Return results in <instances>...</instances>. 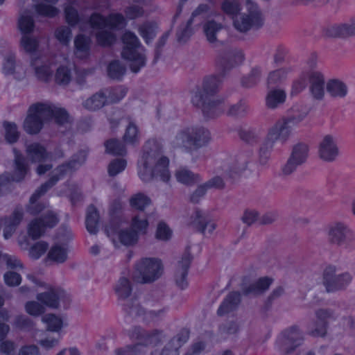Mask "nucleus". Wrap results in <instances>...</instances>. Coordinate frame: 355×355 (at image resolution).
<instances>
[{
    "mask_svg": "<svg viewBox=\"0 0 355 355\" xmlns=\"http://www.w3.org/2000/svg\"><path fill=\"white\" fill-rule=\"evenodd\" d=\"M244 55L241 50H227L220 52L216 58L218 74L206 77L201 89L193 96V105L201 109L204 116L214 118L224 112L223 102L215 97L223 82V78L236 64L243 62Z\"/></svg>",
    "mask_w": 355,
    "mask_h": 355,
    "instance_id": "nucleus-1",
    "label": "nucleus"
},
{
    "mask_svg": "<svg viewBox=\"0 0 355 355\" xmlns=\"http://www.w3.org/2000/svg\"><path fill=\"white\" fill-rule=\"evenodd\" d=\"M162 146L156 141H148L138 162V175L144 182L155 179L168 182L171 178L168 159L162 155Z\"/></svg>",
    "mask_w": 355,
    "mask_h": 355,
    "instance_id": "nucleus-2",
    "label": "nucleus"
},
{
    "mask_svg": "<svg viewBox=\"0 0 355 355\" xmlns=\"http://www.w3.org/2000/svg\"><path fill=\"white\" fill-rule=\"evenodd\" d=\"M53 119L60 127L67 128L72 122V118L64 108L49 103H35L27 110L23 129L26 133H40L44 124Z\"/></svg>",
    "mask_w": 355,
    "mask_h": 355,
    "instance_id": "nucleus-3",
    "label": "nucleus"
},
{
    "mask_svg": "<svg viewBox=\"0 0 355 355\" xmlns=\"http://www.w3.org/2000/svg\"><path fill=\"white\" fill-rule=\"evenodd\" d=\"M314 314L316 318L315 326L308 332L313 337H326L330 322H336L337 326L343 330L355 329L354 317L345 312L340 306L338 309L319 308L315 310Z\"/></svg>",
    "mask_w": 355,
    "mask_h": 355,
    "instance_id": "nucleus-4",
    "label": "nucleus"
},
{
    "mask_svg": "<svg viewBox=\"0 0 355 355\" xmlns=\"http://www.w3.org/2000/svg\"><path fill=\"white\" fill-rule=\"evenodd\" d=\"M86 157V153L85 151H80L73 155L68 162L58 166L53 172L49 180L42 184L31 196L29 204L26 208L27 211L32 215H36L42 211L44 206L41 203H37V200L62 178L68 171L79 168L85 162Z\"/></svg>",
    "mask_w": 355,
    "mask_h": 355,
    "instance_id": "nucleus-5",
    "label": "nucleus"
},
{
    "mask_svg": "<svg viewBox=\"0 0 355 355\" xmlns=\"http://www.w3.org/2000/svg\"><path fill=\"white\" fill-rule=\"evenodd\" d=\"M121 41L123 44L121 52L122 58L130 62L129 66L132 72L138 73L146 63V57L144 53L145 47L141 44L136 34L128 30L125 31L123 33Z\"/></svg>",
    "mask_w": 355,
    "mask_h": 355,
    "instance_id": "nucleus-6",
    "label": "nucleus"
},
{
    "mask_svg": "<svg viewBox=\"0 0 355 355\" xmlns=\"http://www.w3.org/2000/svg\"><path fill=\"white\" fill-rule=\"evenodd\" d=\"M163 272L160 260L155 258H144L135 265L133 279L138 283H151L159 278Z\"/></svg>",
    "mask_w": 355,
    "mask_h": 355,
    "instance_id": "nucleus-7",
    "label": "nucleus"
},
{
    "mask_svg": "<svg viewBox=\"0 0 355 355\" xmlns=\"http://www.w3.org/2000/svg\"><path fill=\"white\" fill-rule=\"evenodd\" d=\"M339 269L333 265L325 268L322 275V284L327 293H336L347 289L353 277L349 272H338Z\"/></svg>",
    "mask_w": 355,
    "mask_h": 355,
    "instance_id": "nucleus-8",
    "label": "nucleus"
},
{
    "mask_svg": "<svg viewBox=\"0 0 355 355\" xmlns=\"http://www.w3.org/2000/svg\"><path fill=\"white\" fill-rule=\"evenodd\" d=\"M15 153L13 174L4 173L0 176V196L9 193L11 190L10 184L12 182L23 180L29 171L26 159L16 148L13 149Z\"/></svg>",
    "mask_w": 355,
    "mask_h": 355,
    "instance_id": "nucleus-9",
    "label": "nucleus"
},
{
    "mask_svg": "<svg viewBox=\"0 0 355 355\" xmlns=\"http://www.w3.org/2000/svg\"><path fill=\"white\" fill-rule=\"evenodd\" d=\"M247 12L239 13L233 17V26L241 33H246L252 28H259L263 25L261 12L257 4L247 1Z\"/></svg>",
    "mask_w": 355,
    "mask_h": 355,
    "instance_id": "nucleus-10",
    "label": "nucleus"
},
{
    "mask_svg": "<svg viewBox=\"0 0 355 355\" xmlns=\"http://www.w3.org/2000/svg\"><path fill=\"white\" fill-rule=\"evenodd\" d=\"M327 238L330 243L344 246L346 249L355 245V234L347 225L343 222H334L329 225Z\"/></svg>",
    "mask_w": 355,
    "mask_h": 355,
    "instance_id": "nucleus-11",
    "label": "nucleus"
},
{
    "mask_svg": "<svg viewBox=\"0 0 355 355\" xmlns=\"http://www.w3.org/2000/svg\"><path fill=\"white\" fill-rule=\"evenodd\" d=\"M309 146L304 141L295 144L291 150L289 157L282 166L281 172L283 176H289L296 171L297 168L304 164L309 157Z\"/></svg>",
    "mask_w": 355,
    "mask_h": 355,
    "instance_id": "nucleus-12",
    "label": "nucleus"
},
{
    "mask_svg": "<svg viewBox=\"0 0 355 355\" xmlns=\"http://www.w3.org/2000/svg\"><path fill=\"white\" fill-rule=\"evenodd\" d=\"M18 26L23 34L21 40V44L24 49L28 53H33L38 46L36 39L32 38L26 35L33 32L35 23L32 15L29 11H24L19 18Z\"/></svg>",
    "mask_w": 355,
    "mask_h": 355,
    "instance_id": "nucleus-13",
    "label": "nucleus"
},
{
    "mask_svg": "<svg viewBox=\"0 0 355 355\" xmlns=\"http://www.w3.org/2000/svg\"><path fill=\"white\" fill-rule=\"evenodd\" d=\"M89 22L95 29H101L108 27L112 29L121 30L127 25L125 17L121 13H111L104 17L99 13L94 12L91 15Z\"/></svg>",
    "mask_w": 355,
    "mask_h": 355,
    "instance_id": "nucleus-14",
    "label": "nucleus"
},
{
    "mask_svg": "<svg viewBox=\"0 0 355 355\" xmlns=\"http://www.w3.org/2000/svg\"><path fill=\"white\" fill-rule=\"evenodd\" d=\"M211 140L209 135H177L173 145L185 150H193L205 146Z\"/></svg>",
    "mask_w": 355,
    "mask_h": 355,
    "instance_id": "nucleus-15",
    "label": "nucleus"
},
{
    "mask_svg": "<svg viewBox=\"0 0 355 355\" xmlns=\"http://www.w3.org/2000/svg\"><path fill=\"white\" fill-rule=\"evenodd\" d=\"M58 222L57 216L51 211H48L40 218L33 220L28 226V232L29 236L37 239L45 232L47 227H53Z\"/></svg>",
    "mask_w": 355,
    "mask_h": 355,
    "instance_id": "nucleus-16",
    "label": "nucleus"
},
{
    "mask_svg": "<svg viewBox=\"0 0 355 355\" xmlns=\"http://www.w3.org/2000/svg\"><path fill=\"white\" fill-rule=\"evenodd\" d=\"M318 157L325 162H334L339 155V148L331 135H324L318 144Z\"/></svg>",
    "mask_w": 355,
    "mask_h": 355,
    "instance_id": "nucleus-17",
    "label": "nucleus"
},
{
    "mask_svg": "<svg viewBox=\"0 0 355 355\" xmlns=\"http://www.w3.org/2000/svg\"><path fill=\"white\" fill-rule=\"evenodd\" d=\"M247 168V162L230 155L220 157V169L231 178L240 175Z\"/></svg>",
    "mask_w": 355,
    "mask_h": 355,
    "instance_id": "nucleus-18",
    "label": "nucleus"
},
{
    "mask_svg": "<svg viewBox=\"0 0 355 355\" xmlns=\"http://www.w3.org/2000/svg\"><path fill=\"white\" fill-rule=\"evenodd\" d=\"M191 223L204 235H211L216 227V224L211 220L209 215L200 209L195 210L191 216Z\"/></svg>",
    "mask_w": 355,
    "mask_h": 355,
    "instance_id": "nucleus-19",
    "label": "nucleus"
},
{
    "mask_svg": "<svg viewBox=\"0 0 355 355\" xmlns=\"http://www.w3.org/2000/svg\"><path fill=\"white\" fill-rule=\"evenodd\" d=\"M191 256L189 252H185L175 267L174 279L176 285L181 289L188 286L187 274L191 262Z\"/></svg>",
    "mask_w": 355,
    "mask_h": 355,
    "instance_id": "nucleus-20",
    "label": "nucleus"
},
{
    "mask_svg": "<svg viewBox=\"0 0 355 355\" xmlns=\"http://www.w3.org/2000/svg\"><path fill=\"white\" fill-rule=\"evenodd\" d=\"M303 340L302 333L297 326L291 327L284 334L282 349L285 353H291L299 346Z\"/></svg>",
    "mask_w": 355,
    "mask_h": 355,
    "instance_id": "nucleus-21",
    "label": "nucleus"
},
{
    "mask_svg": "<svg viewBox=\"0 0 355 355\" xmlns=\"http://www.w3.org/2000/svg\"><path fill=\"white\" fill-rule=\"evenodd\" d=\"M309 92L311 96L317 101H322L324 96L325 80L324 76L319 71H312L309 73Z\"/></svg>",
    "mask_w": 355,
    "mask_h": 355,
    "instance_id": "nucleus-22",
    "label": "nucleus"
},
{
    "mask_svg": "<svg viewBox=\"0 0 355 355\" xmlns=\"http://www.w3.org/2000/svg\"><path fill=\"white\" fill-rule=\"evenodd\" d=\"M65 296L64 291L60 288L50 287L48 291L38 293L37 300L51 309L59 306L60 300Z\"/></svg>",
    "mask_w": 355,
    "mask_h": 355,
    "instance_id": "nucleus-23",
    "label": "nucleus"
},
{
    "mask_svg": "<svg viewBox=\"0 0 355 355\" xmlns=\"http://www.w3.org/2000/svg\"><path fill=\"white\" fill-rule=\"evenodd\" d=\"M209 10V6L207 4H200L192 12L191 18L187 21L185 25L181 26L177 31L176 36L179 42H186L192 35V28L191 27L193 20L195 17L205 14Z\"/></svg>",
    "mask_w": 355,
    "mask_h": 355,
    "instance_id": "nucleus-24",
    "label": "nucleus"
},
{
    "mask_svg": "<svg viewBox=\"0 0 355 355\" xmlns=\"http://www.w3.org/2000/svg\"><path fill=\"white\" fill-rule=\"evenodd\" d=\"M26 151L32 162H43L53 159V155L38 143L26 144Z\"/></svg>",
    "mask_w": 355,
    "mask_h": 355,
    "instance_id": "nucleus-25",
    "label": "nucleus"
},
{
    "mask_svg": "<svg viewBox=\"0 0 355 355\" xmlns=\"http://www.w3.org/2000/svg\"><path fill=\"white\" fill-rule=\"evenodd\" d=\"M68 252L69 248L67 244L55 243L48 252L46 261L62 264L68 259Z\"/></svg>",
    "mask_w": 355,
    "mask_h": 355,
    "instance_id": "nucleus-26",
    "label": "nucleus"
},
{
    "mask_svg": "<svg viewBox=\"0 0 355 355\" xmlns=\"http://www.w3.org/2000/svg\"><path fill=\"white\" fill-rule=\"evenodd\" d=\"M302 120V117L300 116L284 118L275 123L272 133H290L295 130Z\"/></svg>",
    "mask_w": 355,
    "mask_h": 355,
    "instance_id": "nucleus-27",
    "label": "nucleus"
},
{
    "mask_svg": "<svg viewBox=\"0 0 355 355\" xmlns=\"http://www.w3.org/2000/svg\"><path fill=\"white\" fill-rule=\"evenodd\" d=\"M327 34L330 37H340L355 35V18L349 23L329 27L327 31Z\"/></svg>",
    "mask_w": 355,
    "mask_h": 355,
    "instance_id": "nucleus-28",
    "label": "nucleus"
},
{
    "mask_svg": "<svg viewBox=\"0 0 355 355\" xmlns=\"http://www.w3.org/2000/svg\"><path fill=\"white\" fill-rule=\"evenodd\" d=\"M138 33L146 44H150L157 36V24L153 21H145L138 26Z\"/></svg>",
    "mask_w": 355,
    "mask_h": 355,
    "instance_id": "nucleus-29",
    "label": "nucleus"
},
{
    "mask_svg": "<svg viewBox=\"0 0 355 355\" xmlns=\"http://www.w3.org/2000/svg\"><path fill=\"white\" fill-rule=\"evenodd\" d=\"M114 291L118 300L125 301L131 295L132 284L130 280L125 277H121L114 286Z\"/></svg>",
    "mask_w": 355,
    "mask_h": 355,
    "instance_id": "nucleus-30",
    "label": "nucleus"
},
{
    "mask_svg": "<svg viewBox=\"0 0 355 355\" xmlns=\"http://www.w3.org/2000/svg\"><path fill=\"white\" fill-rule=\"evenodd\" d=\"M109 103L107 96L103 91H99L86 99L83 106L90 111L98 110Z\"/></svg>",
    "mask_w": 355,
    "mask_h": 355,
    "instance_id": "nucleus-31",
    "label": "nucleus"
},
{
    "mask_svg": "<svg viewBox=\"0 0 355 355\" xmlns=\"http://www.w3.org/2000/svg\"><path fill=\"white\" fill-rule=\"evenodd\" d=\"M241 302L239 292H232L227 295L218 309V315H223L234 310Z\"/></svg>",
    "mask_w": 355,
    "mask_h": 355,
    "instance_id": "nucleus-32",
    "label": "nucleus"
},
{
    "mask_svg": "<svg viewBox=\"0 0 355 355\" xmlns=\"http://www.w3.org/2000/svg\"><path fill=\"white\" fill-rule=\"evenodd\" d=\"M74 54L80 59L88 58L90 51V39L84 35H78L74 40Z\"/></svg>",
    "mask_w": 355,
    "mask_h": 355,
    "instance_id": "nucleus-33",
    "label": "nucleus"
},
{
    "mask_svg": "<svg viewBox=\"0 0 355 355\" xmlns=\"http://www.w3.org/2000/svg\"><path fill=\"white\" fill-rule=\"evenodd\" d=\"M289 139V135H266L261 139V146L272 150L275 147L283 146Z\"/></svg>",
    "mask_w": 355,
    "mask_h": 355,
    "instance_id": "nucleus-34",
    "label": "nucleus"
},
{
    "mask_svg": "<svg viewBox=\"0 0 355 355\" xmlns=\"http://www.w3.org/2000/svg\"><path fill=\"white\" fill-rule=\"evenodd\" d=\"M272 281L273 280L272 278L268 277H261L254 283L245 288L243 290V293L244 295L261 294L269 288L270 286L272 283Z\"/></svg>",
    "mask_w": 355,
    "mask_h": 355,
    "instance_id": "nucleus-35",
    "label": "nucleus"
},
{
    "mask_svg": "<svg viewBox=\"0 0 355 355\" xmlns=\"http://www.w3.org/2000/svg\"><path fill=\"white\" fill-rule=\"evenodd\" d=\"M327 91L334 98H344L348 92L345 83L338 79L329 80L327 83Z\"/></svg>",
    "mask_w": 355,
    "mask_h": 355,
    "instance_id": "nucleus-36",
    "label": "nucleus"
},
{
    "mask_svg": "<svg viewBox=\"0 0 355 355\" xmlns=\"http://www.w3.org/2000/svg\"><path fill=\"white\" fill-rule=\"evenodd\" d=\"M286 97V92L283 89H272L266 96V105L269 108L275 109L284 103Z\"/></svg>",
    "mask_w": 355,
    "mask_h": 355,
    "instance_id": "nucleus-37",
    "label": "nucleus"
},
{
    "mask_svg": "<svg viewBox=\"0 0 355 355\" xmlns=\"http://www.w3.org/2000/svg\"><path fill=\"white\" fill-rule=\"evenodd\" d=\"M123 311L132 318L145 316L146 311L140 305L137 298L126 300L123 304Z\"/></svg>",
    "mask_w": 355,
    "mask_h": 355,
    "instance_id": "nucleus-38",
    "label": "nucleus"
},
{
    "mask_svg": "<svg viewBox=\"0 0 355 355\" xmlns=\"http://www.w3.org/2000/svg\"><path fill=\"white\" fill-rule=\"evenodd\" d=\"M98 213L96 207L91 205L88 207L86 216V228L90 234H95L98 232Z\"/></svg>",
    "mask_w": 355,
    "mask_h": 355,
    "instance_id": "nucleus-39",
    "label": "nucleus"
},
{
    "mask_svg": "<svg viewBox=\"0 0 355 355\" xmlns=\"http://www.w3.org/2000/svg\"><path fill=\"white\" fill-rule=\"evenodd\" d=\"M223 26L214 20L208 21L203 26L204 33L207 40L211 44L218 42L217 35L221 31Z\"/></svg>",
    "mask_w": 355,
    "mask_h": 355,
    "instance_id": "nucleus-40",
    "label": "nucleus"
},
{
    "mask_svg": "<svg viewBox=\"0 0 355 355\" xmlns=\"http://www.w3.org/2000/svg\"><path fill=\"white\" fill-rule=\"evenodd\" d=\"M108 120L112 129L116 128L121 124H124L125 125V133H138L139 131V127L136 124L135 121L132 120L130 117L121 118L119 119L109 117Z\"/></svg>",
    "mask_w": 355,
    "mask_h": 355,
    "instance_id": "nucleus-41",
    "label": "nucleus"
},
{
    "mask_svg": "<svg viewBox=\"0 0 355 355\" xmlns=\"http://www.w3.org/2000/svg\"><path fill=\"white\" fill-rule=\"evenodd\" d=\"M108 76L113 80H121L125 73V66L119 60L112 61L107 69Z\"/></svg>",
    "mask_w": 355,
    "mask_h": 355,
    "instance_id": "nucleus-42",
    "label": "nucleus"
},
{
    "mask_svg": "<svg viewBox=\"0 0 355 355\" xmlns=\"http://www.w3.org/2000/svg\"><path fill=\"white\" fill-rule=\"evenodd\" d=\"M106 153L113 155H125L126 149L125 145L116 139H111L105 143Z\"/></svg>",
    "mask_w": 355,
    "mask_h": 355,
    "instance_id": "nucleus-43",
    "label": "nucleus"
},
{
    "mask_svg": "<svg viewBox=\"0 0 355 355\" xmlns=\"http://www.w3.org/2000/svg\"><path fill=\"white\" fill-rule=\"evenodd\" d=\"M175 177L178 182L185 184H191L200 180L198 174H195L186 168H182L175 173Z\"/></svg>",
    "mask_w": 355,
    "mask_h": 355,
    "instance_id": "nucleus-44",
    "label": "nucleus"
},
{
    "mask_svg": "<svg viewBox=\"0 0 355 355\" xmlns=\"http://www.w3.org/2000/svg\"><path fill=\"white\" fill-rule=\"evenodd\" d=\"M261 72L259 67L252 68L251 71L241 79V85L243 87L250 88L258 84L261 80Z\"/></svg>",
    "mask_w": 355,
    "mask_h": 355,
    "instance_id": "nucleus-45",
    "label": "nucleus"
},
{
    "mask_svg": "<svg viewBox=\"0 0 355 355\" xmlns=\"http://www.w3.org/2000/svg\"><path fill=\"white\" fill-rule=\"evenodd\" d=\"M130 206L137 210L144 211L145 207L151 203V200L145 194L138 193L133 195L129 200Z\"/></svg>",
    "mask_w": 355,
    "mask_h": 355,
    "instance_id": "nucleus-46",
    "label": "nucleus"
},
{
    "mask_svg": "<svg viewBox=\"0 0 355 355\" xmlns=\"http://www.w3.org/2000/svg\"><path fill=\"white\" fill-rule=\"evenodd\" d=\"M42 320L46 324L48 331L58 332L62 328V319L54 314H46L42 317Z\"/></svg>",
    "mask_w": 355,
    "mask_h": 355,
    "instance_id": "nucleus-47",
    "label": "nucleus"
},
{
    "mask_svg": "<svg viewBox=\"0 0 355 355\" xmlns=\"http://www.w3.org/2000/svg\"><path fill=\"white\" fill-rule=\"evenodd\" d=\"M96 34L97 43L103 46H109L116 41V35L112 31L104 30V28L98 29Z\"/></svg>",
    "mask_w": 355,
    "mask_h": 355,
    "instance_id": "nucleus-48",
    "label": "nucleus"
},
{
    "mask_svg": "<svg viewBox=\"0 0 355 355\" xmlns=\"http://www.w3.org/2000/svg\"><path fill=\"white\" fill-rule=\"evenodd\" d=\"M148 226L146 216L144 214H139L133 216L131 223V228L139 234H145Z\"/></svg>",
    "mask_w": 355,
    "mask_h": 355,
    "instance_id": "nucleus-49",
    "label": "nucleus"
},
{
    "mask_svg": "<svg viewBox=\"0 0 355 355\" xmlns=\"http://www.w3.org/2000/svg\"><path fill=\"white\" fill-rule=\"evenodd\" d=\"M120 242L124 245H133L137 243L139 235L137 231H134L131 227L121 230L119 233Z\"/></svg>",
    "mask_w": 355,
    "mask_h": 355,
    "instance_id": "nucleus-50",
    "label": "nucleus"
},
{
    "mask_svg": "<svg viewBox=\"0 0 355 355\" xmlns=\"http://www.w3.org/2000/svg\"><path fill=\"white\" fill-rule=\"evenodd\" d=\"M37 60L32 58L31 65L35 67V74L37 77L44 82H48L53 73V71L51 69L49 65L44 64L42 66H37Z\"/></svg>",
    "mask_w": 355,
    "mask_h": 355,
    "instance_id": "nucleus-51",
    "label": "nucleus"
},
{
    "mask_svg": "<svg viewBox=\"0 0 355 355\" xmlns=\"http://www.w3.org/2000/svg\"><path fill=\"white\" fill-rule=\"evenodd\" d=\"M123 12L125 18L130 20L142 17L145 15V10L142 6L137 4H131L126 6Z\"/></svg>",
    "mask_w": 355,
    "mask_h": 355,
    "instance_id": "nucleus-52",
    "label": "nucleus"
},
{
    "mask_svg": "<svg viewBox=\"0 0 355 355\" xmlns=\"http://www.w3.org/2000/svg\"><path fill=\"white\" fill-rule=\"evenodd\" d=\"M55 80L59 85H68L71 80V69L66 66H60L56 71Z\"/></svg>",
    "mask_w": 355,
    "mask_h": 355,
    "instance_id": "nucleus-53",
    "label": "nucleus"
},
{
    "mask_svg": "<svg viewBox=\"0 0 355 355\" xmlns=\"http://www.w3.org/2000/svg\"><path fill=\"white\" fill-rule=\"evenodd\" d=\"M115 353L116 355H140L146 353V347L141 343H137L133 346L117 349Z\"/></svg>",
    "mask_w": 355,
    "mask_h": 355,
    "instance_id": "nucleus-54",
    "label": "nucleus"
},
{
    "mask_svg": "<svg viewBox=\"0 0 355 355\" xmlns=\"http://www.w3.org/2000/svg\"><path fill=\"white\" fill-rule=\"evenodd\" d=\"M241 9V4L238 0H224L222 3V10L232 19L239 13Z\"/></svg>",
    "mask_w": 355,
    "mask_h": 355,
    "instance_id": "nucleus-55",
    "label": "nucleus"
},
{
    "mask_svg": "<svg viewBox=\"0 0 355 355\" xmlns=\"http://www.w3.org/2000/svg\"><path fill=\"white\" fill-rule=\"evenodd\" d=\"M127 162L123 159H115L108 165L107 171L110 177H114L125 168Z\"/></svg>",
    "mask_w": 355,
    "mask_h": 355,
    "instance_id": "nucleus-56",
    "label": "nucleus"
},
{
    "mask_svg": "<svg viewBox=\"0 0 355 355\" xmlns=\"http://www.w3.org/2000/svg\"><path fill=\"white\" fill-rule=\"evenodd\" d=\"M189 337V332L188 330H182L176 336L173 338L171 342L166 345L172 349L178 350L183 344H184Z\"/></svg>",
    "mask_w": 355,
    "mask_h": 355,
    "instance_id": "nucleus-57",
    "label": "nucleus"
},
{
    "mask_svg": "<svg viewBox=\"0 0 355 355\" xmlns=\"http://www.w3.org/2000/svg\"><path fill=\"white\" fill-rule=\"evenodd\" d=\"M127 94V89L123 86L112 88L110 92L107 99L109 103H116L122 100Z\"/></svg>",
    "mask_w": 355,
    "mask_h": 355,
    "instance_id": "nucleus-58",
    "label": "nucleus"
},
{
    "mask_svg": "<svg viewBox=\"0 0 355 355\" xmlns=\"http://www.w3.org/2000/svg\"><path fill=\"white\" fill-rule=\"evenodd\" d=\"M35 10L40 15L49 17H53L58 14V9L55 7L46 5L45 3H39L35 6Z\"/></svg>",
    "mask_w": 355,
    "mask_h": 355,
    "instance_id": "nucleus-59",
    "label": "nucleus"
},
{
    "mask_svg": "<svg viewBox=\"0 0 355 355\" xmlns=\"http://www.w3.org/2000/svg\"><path fill=\"white\" fill-rule=\"evenodd\" d=\"M55 35L60 43L67 44L71 38V31L68 26H62L56 29Z\"/></svg>",
    "mask_w": 355,
    "mask_h": 355,
    "instance_id": "nucleus-60",
    "label": "nucleus"
},
{
    "mask_svg": "<svg viewBox=\"0 0 355 355\" xmlns=\"http://www.w3.org/2000/svg\"><path fill=\"white\" fill-rule=\"evenodd\" d=\"M26 311L31 315L38 316L45 311L44 306L38 302L29 301L25 304Z\"/></svg>",
    "mask_w": 355,
    "mask_h": 355,
    "instance_id": "nucleus-61",
    "label": "nucleus"
},
{
    "mask_svg": "<svg viewBox=\"0 0 355 355\" xmlns=\"http://www.w3.org/2000/svg\"><path fill=\"white\" fill-rule=\"evenodd\" d=\"M48 249V244L45 242H37L33 245L29 250V255L32 259H37Z\"/></svg>",
    "mask_w": 355,
    "mask_h": 355,
    "instance_id": "nucleus-62",
    "label": "nucleus"
},
{
    "mask_svg": "<svg viewBox=\"0 0 355 355\" xmlns=\"http://www.w3.org/2000/svg\"><path fill=\"white\" fill-rule=\"evenodd\" d=\"M65 18L67 23L71 26H75L80 21V17L76 9L71 6H68L64 10Z\"/></svg>",
    "mask_w": 355,
    "mask_h": 355,
    "instance_id": "nucleus-63",
    "label": "nucleus"
},
{
    "mask_svg": "<svg viewBox=\"0 0 355 355\" xmlns=\"http://www.w3.org/2000/svg\"><path fill=\"white\" fill-rule=\"evenodd\" d=\"M162 335V331L157 329L147 331L144 345L146 347L148 345H157L161 341Z\"/></svg>",
    "mask_w": 355,
    "mask_h": 355,
    "instance_id": "nucleus-64",
    "label": "nucleus"
}]
</instances>
